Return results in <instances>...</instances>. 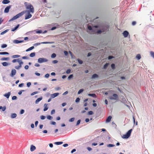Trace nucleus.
Instances as JSON below:
<instances>
[{"mask_svg":"<svg viewBox=\"0 0 154 154\" xmlns=\"http://www.w3.org/2000/svg\"><path fill=\"white\" fill-rule=\"evenodd\" d=\"M97 28L98 26H95L93 27L88 26V29L90 30L92 34L96 32L99 34H101L102 32V31L100 30H97Z\"/></svg>","mask_w":154,"mask_h":154,"instance_id":"f257e3e1","label":"nucleus"},{"mask_svg":"<svg viewBox=\"0 0 154 154\" xmlns=\"http://www.w3.org/2000/svg\"><path fill=\"white\" fill-rule=\"evenodd\" d=\"M25 5L26 6V8L27 10H25L24 11H25L26 13H33L34 12V9L33 6L31 4H27V3L26 2H25Z\"/></svg>","mask_w":154,"mask_h":154,"instance_id":"f03ea898","label":"nucleus"},{"mask_svg":"<svg viewBox=\"0 0 154 154\" xmlns=\"http://www.w3.org/2000/svg\"><path fill=\"white\" fill-rule=\"evenodd\" d=\"M132 131V129H131L129 130L122 137L124 139H127L131 135Z\"/></svg>","mask_w":154,"mask_h":154,"instance_id":"7ed1b4c3","label":"nucleus"},{"mask_svg":"<svg viewBox=\"0 0 154 154\" xmlns=\"http://www.w3.org/2000/svg\"><path fill=\"white\" fill-rule=\"evenodd\" d=\"M119 97L117 94H113L112 96L109 97V98L111 100H118Z\"/></svg>","mask_w":154,"mask_h":154,"instance_id":"20e7f679","label":"nucleus"},{"mask_svg":"<svg viewBox=\"0 0 154 154\" xmlns=\"http://www.w3.org/2000/svg\"><path fill=\"white\" fill-rule=\"evenodd\" d=\"M48 61V60L47 59L44 58H39L38 59V62L39 63L46 62Z\"/></svg>","mask_w":154,"mask_h":154,"instance_id":"39448f33","label":"nucleus"},{"mask_svg":"<svg viewBox=\"0 0 154 154\" xmlns=\"http://www.w3.org/2000/svg\"><path fill=\"white\" fill-rule=\"evenodd\" d=\"M25 13V11H23L21 12L18 14L16 15L17 18V19L20 17L22 15H23Z\"/></svg>","mask_w":154,"mask_h":154,"instance_id":"423d86ee","label":"nucleus"},{"mask_svg":"<svg viewBox=\"0 0 154 154\" xmlns=\"http://www.w3.org/2000/svg\"><path fill=\"white\" fill-rule=\"evenodd\" d=\"M59 94V93H56L54 94H51L50 95V97L51 98H54V97H57Z\"/></svg>","mask_w":154,"mask_h":154,"instance_id":"0eeeda50","label":"nucleus"},{"mask_svg":"<svg viewBox=\"0 0 154 154\" xmlns=\"http://www.w3.org/2000/svg\"><path fill=\"white\" fill-rule=\"evenodd\" d=\"M30 13H27L25 16V19L27 20L31 18L32 15L30 14Z\"/></svg>","mask_w":154,"mask_h":154,"instance_id":"6e6552de","label":"nucleus"},{"mask_svg":"<svg viewBox=\"0 0 154 154\" xmlns=\"http://www.w3.org/2000/svg\"><path fill=\"white\" fill-rule=\"evenodd\" d=\"M16 70L14 69H13L11 70L10 76L12 77H13L16 74Z\"/></svg>","mask_w":154,"mask_h":154,"instance_id":"1a4fd4ad","label":"nucleus"},{"mask_svg":"<svg viewBox=\"0 0 154 154\" xmlns=\"http://www.w3.org/2000/svg\"><path fill=\"white\" fill-rule=\"evenodd\" d=\"M11 8V6L9 5L6 7L4 10V12L5 13H8L9 12L10 9Z\"/></svg>","mask_w":154,"mask_h":154,"instance_id":"9d476101","label":"nucleus"},{"mask_svg":"<svg viewBox=\"0 0 154 154\" xmlns=\"http://www.w3.org/2000/svg\"><path fill=\"white\" fill-rule=\"evenodd\" d=\"M23 42V40L21 41H19L17 40H15L13 41V42L15 44H18L19 43H21Z\"/></svg>","mask_w":154,"mask_h":154,"instance_id":"9b49d317","label":"nucleus"},{"mask_svg":"<svg viewBox=\"0 0 154 154\" xmlns=\"http://www.w3.org/2000/svg\"><path fill=\"white\" fill-rule=\"evenodd\" d=\"M123 34L125 37H127L129 34V33L127 31H125L123 32Z\"/></svg>","mask_w":154,"mask_h":154,"instance_id":"f8f14e48","label":"nucleus"},{"mask_svg":"<svg viewBox=\"0 0 154 154\" xmlns=\"http://www.w3.org/2000/svg\"><path fill=\"white\" fill-rule=\"evenodd\" d=\"M36 149V147L34 145H32L30 146V151L32 152Z\"/></svg>","mask_w":154,"mask_h":154,"instance_id":"ddd939ff","label":"nucleus"},{"mask_svg":"<svg viewBox=\"0 0 154 154\" xmlns=\"http://www.w3.org/2000/svg\"><path fill=\"white\" fill-rule=\"evenodd\" d=\"M42 99V97H41L38 98L35 101V103L36 104H38L39 102Z\"/></svg>","mask_w":154,"mask_h":154,"instance_id":"4468645a","label":"nucleus"},{"mask_svg":"<svg viewBox=\"0 0 154 154\" xmlns=\"http://www.w3.org/2000/svg\"><path fill=\"white\" fill-rule=\"evenodd\" d=\"M2 65L4 66H6L8 65H10V63H8L7 62H4L2 63Z\"/></svg>","mask_w":154,"mask_h":154,"instance_id":"2eb2a0df","label":"nucleus"},{"mask_svg":"<svg viewBox=\"0 0 154 154\" xmlns=\"http://www.w3.org/2000/svg\"><path fill=\"white\" fill-rule=\"evenodd\" d=\"M11 95V93L8 92V93L5 94L4 95V97H6L8 99Z\"/></svg>","mask_w":154,"mask_h":154,"instance_id":"dca6fc26","label":"nucleus"},{"mask_svg":"<svg viewBox=\"0 0 154 154\" xmlns=\"http://www.w3.org/2000/svg\"><path fill=\"white\" fill-rule=\"evenodd\" d=\"M48 104L46 103H45L44 104V111H47L48 109Z\"/></svg>","mask_w":154,"mask_h":154,"instance_id":"f3484780","label":"nucleus"},{"mask_svg":"<svg viewBox=\"0 0 154 154\" xmlns=\"http://www.w3.org/2000/svg\"><path fill=\"white\" fill-rule=\"evenodd\" d=\"M20 26V24H18L16 26H15L14 28H13L11 29V31L14 32Z\"/></svg>","mask_w":154,"mask_h":154,"instance_id":"a211bd4d","label":"nucleus"},{"mask_svg":"<svg viewBox=\"0 0 154 154\" xmlns=\"http://www.w3.org/2000/svg\"><path fill=\"white\" fill-rule=\"evenodd\" d=\"M98 77L99 76L98 75L96 74H94L92 75L91 79H95L96 78H98Z\"/></svg>","mask_w":154,"mask_h":154,"instance_id":"6ab92c4d","label":"nucleus"},{"mask_svg":"<svg viewBox=\"0 0 154 154\" xmlns=\"http://www.w3.org/2000/svg\"><path fill=\"white\" fill-rule=\"evenodd\" d=\"M111 119H112L111 116H108V118L106 119V122H109L111 121Z\"/></svg>","mask_w":154,"mask_h":154,"instance_id":"aec40b11","label":"nucleus"},{"mask_svg":"<svg viewBox=\"0 0 154 154\" xmlns=\"http://www.w3.org/2000/svg\"><path fill=\"white\" fill-rule=\"evenodd\" d=\"M10 2V1L8 0H3L2 2L3 4H8Z\"/></svg>","mask_w":154,"mask_h":154,"instance_id":"412c9836","label":"nucleus"},{"mask_svg":"<svg viewBox=\"0 0 154 154\" xmlns=\"http://www.w3.org/2000/svg\"><path fill=\"white\" fill-rule=\"evenodd\" d=\"M17 116V114L15 113H12L11 115V118L13 119L16 118Z\"/></svg>","mask_w":154,"mask_h":154,"instance_id":"4be33fe9","label":"nucleus"},{"mask_svg":"<svg viewBox=\"0 0 154 154\" xmlns=\"http://www.w3.org/2000/svg\"><path fill=\"white\" fill-rule=\"evenodd\" d=\"M9 57H3L1 59V60L2 61H8L9 60Z\"/></svg>","mask_w":154,"mask_h":154,"instance_id":"5701e85b","label":"nucleus"},{"mask_svg":"<svg viewBox=\"0 0 154 154\" xmlns=\"http://www.w3.org/2000/svg\"><path fill=\"white\" fill-rule=\"evenodd\" d=\"M88 96L89 97H96V95L95 94H89Z\"/></svg>","mask_w":154,"mask_h":154,"instance_id":"b1692460","label":"nucleus"},{"mask_svg":"<svg viewBox=\"0 0 154 154\" xmlns=\"http://www.w3.org/2000/svg\"><path fill=\"white\" fill-rule=\"evenodd\" d=\"M17 62L18 63L19 65H20L21 66L23 64V62H22L21 59L20 58H18V60Z\"/></svg>","mask_w":154,"mask_h":154,"instance_id":"393cba45","label":"nucleus"},{"mask_svg":"<svg viewBox=\"0 0 154 154\" xmlns=\"http://www.w3.org/2000/svg\"><path fill=\"white\" fill-rule=\"evenodd\" d=\"M9 30V29H7L6 30H5L4 31L2 32L1 33H0V35H4V34L6 33V32H8Z\"/></svg>","mask_w":154,"mask_h":154,"instance_id":"a878e982","label":"nucleus"},{"mask_svg":"<svg viewBox=\"0 0 154 154\" xmlns=\"http://www.w3.org/2000/svg\"><path fill=\"white\" fill-rule=\"evenodd\" d=\"M34 48V46H32L31 47L27 49L26 50V51L28 52V51H31L32 49H33Z\"/></svg>","mask_w":154,"mask_h":154,"instance_id":"bb28decb","label":"nucleus"},{"mask_svg":"<svg viewBox=\"0 0 154 154\" xmlns=\"http://www.w3.org/2000/svg\"><path fill=\"white\" fill-rule=\"evenodd\" d=\"M20 57V56L18 55H13L11 56V58H18Z\"/></svg>","mask_w":154,"mask_h":154,"instance_id":"cd10ccee","label":"nucleus"},{"mask_svg":"<svg viewBox=\"0 0 154 154\" xmlns=\"http://www.w3.org/2000/svg\"><path fill=\"white\" fill-rule=\"evenodd\" d=\"M17 18L16 17V16H14L11 19L9 20V22H11V21H13L16 19H17Z\"/></svg>","mask_w":154,"mask_h":154,"instance_id":"c85d7f7f","label":"nucleus"},{"mask_svg":"<svg viewBox=\"0 0 154 154\" xmlns=\"http://www.w3.org/2000/svg\"><path fill=\"white\" fill-rule=\"evenodd\" d=\"M6 109V107L5 106L2 107V106H0V109H2V111H4Z\"/></svg>","mask_w":154,"mask_h":154,"instance_id":"c756f323","label":"nucleus"},{"mask_svg":"<svg viewBox=\"0 0 154 154\" xmlns=\"http://www.w3.org/2000/svg\"><path fill=\"white\" fill-rule=\"evenodd\" d=\"M9 53L6 52H0V55L9 54Z\"/></svg>","mask_w":154,"mask_h":154,"instance_id":"7c9ffc66","label":"nucleus"},{"mask_svg":"<svg viewBox=\"0 0 154 154\" xmlns=\"http://www.w3.org/2000/svg\"><path fill=\"white\" fill-rule=\"evenodd\" d=\"M54 144H56L57 145H60L63 143V142H57L54 143Z\"/></svg>","mask_w":154,"mask_h":154,"instance_id":"2f4dec72","label":"nucleus"},{"mask_svg":"<svg viewBox=\"0 0 154 154\" xmlns=\"http://www.w3.org/2000/svg\"><path fill=\"white\" fill-rule=\"evenodd\" d=\"M22 66L20 65H19L18 66H15V68L17 69H19Z\"/></svg>","mask_w":154,"mask_h":154,"instance_id":"473e14b6","label":"nucleus"},{"mask_svg":"<svg viewBox=\"0 0 154 154\" xmlns=\"http://www.w3.org/2000/svg\"><path fill=\"white\" fill-rule=\"evenodd\" d=\"M35 55V52H33L31 53L29 55V56L30 57H33Z\"/></svg>","mask_w":154,"mask_h":154,"instance_id":"72a5a7b5","label":"nucleus"},{"mask_svg":"<svg viewBox=\"0 0 154 154\" xmlns=\"http://www.w3.org/2000/svg\"><path fill=\"white\" fill-rule=\"evenodd\" d=\"M136 57L138 60H140L141 58V56L140 54H137L136 56Z\"/></svg>","mask_w":154,"mask_h":154,"instance_id":"f704fd0d","label":"nucleus"},{"mask_svg":"<svg viewBox=\"0 0 154 154\" xmlns=\"http://www.w3.org/2000/svg\"><path fill=\"white\" fill-rule=\"evenodd\" d=\"M84 91L83 89H80L78 92V94H79L82 93Z\"/></svg>","mask_w":154,"mask_h":154,"instance_id":"c9c22d12","label":"nucleus"},{"mask_svg":"<svg viewBox=\"0 0 154 154\" xmlns=\"http://www.w3.org/2000/svg\"><path fill=\"white\" fill-rule=\"evenodd\" d=\"M77 60L78 62H79V63L80 64H82V63L83 61L82 60L80 59H77Z\"/></svg>","mask_w":154,"mask_h":154,"instance_id":"e433bc0d","label":"nucleus"},{"mask_svg":"<svg viewBox=\"0 0 154 154\" xmlns=\"http://www.w3.org/2000/svg\"><path fill=\"white\" fill-rule=\"evenodd\" d=\"M73 77V74H71L70 75L68 78V79L69 80H70Z\"/></svg>","mask_w":154,"mask_h":154,"instance_id":"4c0bfd02","label":"nucleus"},{"mask_svg":"<svg viewBox=\"0 0 154 154\" xmlns=\"http://www.w3.org/2000/svg\"><path fill=\"white\" fill-rule=\"evenodd\" d=\"M115 146V145L114 144H109L107 145V147H114Z\"/></svg>","mask_w":154,"mask_h":154,"instance_id":"58836bf2","label":"nucleus"},{"mask_svg":"<svg viewBox=\"0 0 154 154\" xmlns=\"http://www.w3.org/2000/svg\"><path fill=\"white\" fill-rule=\"evenodd\" d=\"M75 118H71L70 119H69V121L70 122H73V121H74L75 120Z\"/></svg>","mask_w":154,"mask_h":154,"instance_id":"ea45409f","label":"nucleus"},{"mask_svg":"<svg viewBox=\"0 0 154 154\" xmlns=\"http://www.w3.org/2000/svg\"><path fill=\"white\" fill-rule=\"evenodd\" d=\"M109 65L108 63H106L103 66V68L104 69H106Z\"/></svg>","mask_w":154,"mask_h":154,"instance_id":"a19ab883","label":"nucleus"},{"mask_svg":"<svg viewBox=\"0 0 154 154\" xmlns=\"http://www.w3.org/2000/svg\"><path fill=\"white\" fill-rule=\"evenodd\" d=\"M35 32L37 33H41L42 32V30H38L37 31L35 30Z\"/></svg>","mask_w":154,"mask_h":154,"instance_id":"79ce46f5","label":"nucleus"},{"mask_svg":"<svg viewBox=\"0 0 154 154\" xmlns=\"http://www.w3.org/2000/svg\"><path fill=\"white\" fill-rule=\"evenodd\" d=\"M56 55L55 54L53 53L51 54V57L52 58H54L56 57Z\"/></svg>","mask_w":154,"mask_h":154,"instance_id":"37998d69","label":"nucleus"},{"mask_svg":"<svg viewBox=\"0 0 154 154\" xmlns=\"http://www.w3.org/2000/svg\"><path fill=\"white\" fill-rule=\"evenodd\" d=\"M47 118L49 120H52L53 119V117L50 116H47Z\"/></svg>","mask_w":154,"mask_h":154,"instance_id":"c03bdc74","label":"nucleus"},{"mask_svg":"<svg viewBox=\"0 0 154 154\" xmlns=\"http://www.w3.org/2000/svg\"><path fill=\"white\" fill-rule=\"evenodd\" d=\"M150 54L151 56L154 58V52L153 51H151L150 52Z\"/></svg>","mask_w":154,"mask_h":154,"instance_id":"a18cd8bd","label":"nucleus"},{"mask_svg":"<svg viewBox=\"0 0 154 154\" xmlns=\"http://www.w3.org/2000/svg\"><path fill=\"white\" fill-rule=\"evenodd\" d=\"M41 44L40 43H35L33 44L34 46L36 47Z\"/></svg>","mask_w":154,"mask_h":154,"instance_id":"49530a36","label":"nucleus"},{"mask_svg":"<svg viewBox=\"0 0 154 154\" xmlns=\"http://www.w3.org/2000/svg\"><path fill=\"white\" fill-rule=\"evenodd\" d=\"M18 58L17 59H14L12 60V62L13 63H15L16 62H18Z\"/></svg>","mask_w":154,"mask_h":154,"instance_id":"de8ad7c7","label":"nucleus"},{"mask_svg":"<svg viewBox=\"0 0 154 154\" xmlns=\"http://www.w3.org/2000/svg\"><path fill=\"white\" fill-rule=\"evenodd\" d=\"M111 67L112 69H115V65L114 64L112 63L111 65Z\"/></svg>","mask_w":154,"mask_h":154,"instance_id":"09e8293b","label":"nucleus"},{"mask_svg":"<svg viewBox=\"0 0 154 154\" xmlns=\"http://www.w3.org/2000/svg\"><path fill=\"white\" fill-rule=\"evenodd\" d=\"M38 91H35V92H33L32 93H31V95L33 96L35 94H38Z\"/></svg>","mask_w":154,"mask_h":154,"instance_id":"8fccbe9b","label":"nucleus"},{"mask_svg":"<svg viewBox=\"0 0 154 154\" xmlns=\"http://www.w3.org/2000/svg\"><path fill=\"white\" fill-rule=\"evenodd\" d=\"M7 45L6 44H3L2 45L1 47L2 48H4L6 47H7Z\"/></svg>","mask_w":154,"mask_h":154,"instance_id":"3c124183","label":"nucleus"},{"mask_svg":"<svg viewBox=\"0 0 154 154\" xmlns=\"http://www.w3.org/2000/svg\"><path fill=\"white\" fill-rule=\"evenodd\" d=\"M45 118L46 117L45 116H40V118L42 120H44L45 119Z\"/></svg>","mask_w":154,"mask_h":154,"instance_id":"603ef678","label":"nucleus"},{"mask_svg":"<svg viewBox=\"0 0 154 154\" xmlns=\"http://www.w3.org/2000/svg\"><path fill=\"white\" fill-rule=\"evenodd\" d=\"M80 99L79 97H77L75 100V102L77 103L79 102Z\"/></svg>","mask_w":154,"mask_h":154,"instance_id":"864d4df0","label":"nucleus"},{"mask_svg":"<svg viewBox=\"0 0 154 154\" xmlns=\"http://www.w3.org/2000/svg\"><path fill=\"white\" fill-rule=\"evenodd\" d=\"M24 112H25L24 110L22 109L21 110L20 112V113L21 114H23L24 113Z\"/></svg>","mask_w":154,"mask_h":154,"instance_id":"5fc2aeb1","label":"nucleus"},{"mask_svg":"<svg viewBox=\"0 0 154 154\" xmlns=\"http://www.w3.org/2000/svg\"><path fill=\"white\" fill-rule=\"evenodd\" d=\"M93 112L91 111H89L88 112V114L89 115H92L93 114Z\"/></svg>","mask_w":154,"mask_h":154,"instance_id":"6e6d98bb","label":"nucleus"},{"mask_svg":"<svg viewBox=\"0 0 154 154\" xmlns=\"http://www.w3.org/2000/svg\"><path fill=\"white\" fill-rule=\"evenodd\" d=\"M31 85V83L30 82H28L26 84L27 86L28 87H29Z\"/></svg>","mask_w":154,"mask_h":154,"instance_id":"4d7b16f0","label":"nucleus"},{"mask_svg":"<svg viewBox=\"0 0 154 154\" xmlns=\"http://www.w3.org/2000/svg\"><path fill=\"white\" fill-rule=\"evenodd\" d=\"M71 72V70L70 69H68L66 71V73L67 74H69Z\"/></svg>","mask_w":154,"mask_h":154,"instance_id":"13d9d810","label":"nucleus"},{"mask_svg":"<svg viewBox=\"0 0 154 154\" xmlns=\"http://www.w3.org/2000/svg\"><path fill=\"white\" fill-rule=\"evenodd\" d=\"M55 112V111L54 109H53L51 112V114L53 115L54 114Z\"/></svg>","mask_w":154,"mask_h":154,"instance_id":"bf43d9fd","label":"nucleus"},{"mask_svg":"<svg viewBox=\"0 0 154 154\" xmlns=\"http://www.w3.org/2000/svg\"><path fill=\"white\" fill-rule=\"evenodd\" d=\"M81 120H79L76 123V125L77 126L81 122Z\"/></svg>","mask_w":154,"mask_h":154,"instance_id":"052dcab7","label":"nucleus"},{"mask_svg":"<svg viewBox=\"0 0 154 154\" xmlns=\"http://www.w3.org/2000/svg\"><path fill=\"white\" fill-rule=\"evenodd\" d=\"M17 99V97L16 96H13L12 98V100H16Z\"/></svg>","mask_w":154,"mask_h":154,"instance_id":"680f3d73","label":"nucleus"},{"mask_svg":"<svg viewBox=\"0 0 154 154\" xmlns=\"http://www.w3.org/2000/svg\"><path fill=\"white\" fill-rule=\"evenodd\" d=\"M29 58L26 56H23L22 57V59H28Z\"/></svg>","mask_w":154,"mask_h":154,"instance_id":"e2e57ef3","label":"nucleus"},{"mask_svg":"<svg viewBox=\"0 0 154 154\" xmlns=\"http://www.w3.org/2000/svg\"><path fill=\"white\" fill-rule=\"evenodd\" d=\"M64 54L66 56H67L68 54V52L66 51H64Z\"/></svg>","mask_w":154,"mask_h":154,"instance_id":"0e129e2a","label":"nucleus"},{"mask_svg":"<svg viewBox=\"0 0 154 154\" xmlns=\"http://www.w3.org/2000/svg\"><path fill=\"white\" fill-rule=\"evenodd\" d=\"M24 90H21L18 92V94L19 95H21L22 94V92H24Z\"/></svg>","mask_w":154,"mask_h":154,"instance_id":"69168bd1","label":"nucleus"},{"mask_svg":"<svg viewBox=\"0 0 154 154\" xmlns=\"http://www.w3.org/2000/svg\"><path fill=\"white\" fill-rule=\"evenodd\" d=\"M49 75H50L49 74H48V73H47V74H46L45 75V77L46 78H48L49 77Z\"/></svg>","mask_w":154,"mask_h":154,"instance_id":"338daca9","label":"nucleus"},{"mask_svg":"<svg viewBox=\"0 0 154 154\" xmlns=\"http://www.w3.org/2000/svg\"><path fill=\"white\" fill-rule=\"evenodd\" d=\"M114 58L112 56H109L108 57V59L109 60H111Z\"/></svg>","mask_w":154,"mask_h":154,"instance_id":"774afa93","label":"nucleus"}]
</instances>
